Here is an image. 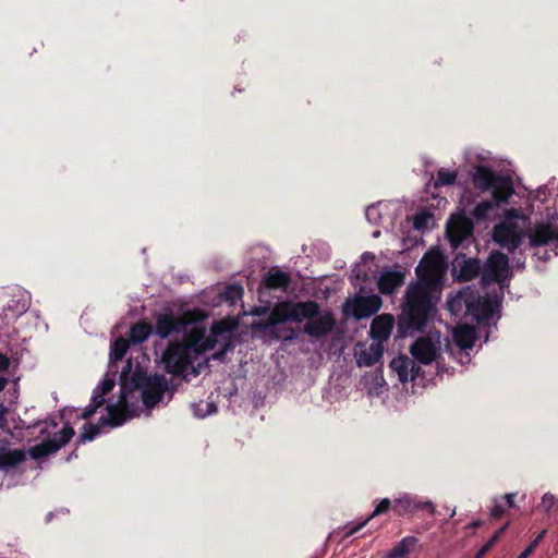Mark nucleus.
Listing matches in <instances>:
<instances>
[{
    "instance_id": "obj_2",
    "label": "nucleus",
    "mask_w": 558,
    "mask_h": 558,
    "mask_svg": "<svg viewBox=\"0 0 558 558\" xmlns=\"http://www.w3.org/2000/svg\"><path fill=\"white\" fill-rule=\"evenodd\" d=\"M446 270L442 255L437 251L427 252L415 268L417 280L410 284H418L429 292H438Z\"/></svg>"
},
{
    "instance_id": "obj_32",
    "label": "nucleus",
    "mask_w": 558,
    "mask_h": 558,
    "mask_svg": "<svg viewBox=\"0 0 558 558\" xmlns=\"http://www.w3.org/2000/svg\"><path fill=\"white\" fill-rule=\"evenodd\" d=\"M205 328L203 327H194L190 331H184V341L182 342L184 345L189 347V351L192 353H196V349H198L202 340L205 337Z\"/></svg>"
},
{
    "instance_id": "obj_31",
    "label": "nucleus",
    "mask_w": 558,
    "mask_h": 558,
    "mask_svg": "<svg viewBox=\"0 0 558 558\" xmlns=\"http://www.w3.org/2000/svg\"><path fill=\"white\" fill-rule=\"evenodd\" d=\"M453 338L461 349H472L475 341L474 328L470 326L459 327L454 330Z\"/></svg>"
},
{
    "instance_id": "obj_6",
    "label": "nucleus",
    "mask_w": 558,
    "mask_h": 558,
    "mask_svg": "<svg viewBox=\"0 0 558 558\" xmlns=\"http://www.w3.org/2000/svg\"><path fill=\"white\" fill-rule=\"evenodd\" d=\"M163 369L171 375H183L192 364L189 347L179 341L170 342L161 354Z\"/></svg>"
},
{
    "instance_id": "obj_42",
    "label": "nucleus",
    "mask_w": 558,
    "mask_h": 558,
    "mask_svg": "<svg viewBox=\"0 0 558 558\" xmlns=\"http://www.w3.org/2000/svg\"><path fill=\"white\" fill-rule=\"evenodd\" d=\"M113 388L114 379L110 377H105L100 385H98L95 389H98V391L105 396L109 393Z\"/></svg>"
},
{
    "instance_id": "obj_35",
    "label": "nucleus",
    "mask_w": 558,
    "mask_h": 558,
    "mask_svg": "<svg viewBox=\"0 0 558 558\" xmlns=\"http://www.w3.org/2000/svg\"><path fill=\"white\" fill-rule=\"evenodd\" d=\"M267 333L275 340L291 341L298 338V333L292 327L274 328Z\"/></svg>"
},
{
    "instance_id": "obj_24",
    "label": "nucleus",
    "mask_w": 558,
    "mask_h": 558,
    "mask_svg": "<svg viewBox=\"0 0 558 558\" xmlns=\"http://www.w3.org/2000/svg\"><path fill=\"white\" fill-rule=\"evenodd\" d=\"M229 330V326L225 320L214 322L210 328V336L204 337L198 349H196L195 355H201L207 351L215 349L217 345V337L227 332Z\"/></svg>"
},
{
    "instance_id": "obj_19",
    "label": "nucleus",
    "mask_w": 558,
    "mask_h": 558,
    "mask_svg": "<svg viewBox=\"0 0 558 558\" xmlns=\"http://www.w3.org/2000/svg\"><path fill=\"white\" fill-rule=\"evenodd\" d=\"M290 308V318L292 322L301 323L304 319L314 318L319 314V304L316 301L292 302Z\"/></svg>"
},
{
    "instance_id": "obj_28",
    "label": "nucleus",
    "mask_w": 558,
    "mask_h": 558,
    "mask_svg": "<svg viewBox=\"0 0 558 558\" xmlns=\"http://www.w3.org/2000/svg\"><path fill=\"white\" fill-rule=\"evenodd\" d=\"M410 367H414V361L407 355H399L390 362V368L398 374L402 384L410 380Z\"/></svg>"
},
{
    "instance_id": "obj_39",
    "label": "nucleus",
    "mask_w": 558,
    "mask_h": 558,
    "mask_svg": "<svg viewBox=\"0 0 558 558\" xmlns=\"http://www.w3.org/2000/svg\"><path fill=\"white\" fill-rule=\"evenodd\" d=\"M545 534H546V530H543L517 558H529L530 555L539 545V543L543 539V537L545 536Z\"/></svg>"
},
{
    "instance_id": "obj_14",
    "label": "nucleus",
    "mask_w": 558,
    "mask_h": 558,
    "mask_svg": "<svg viewBox=\"0 0 558 558\" xmlns=\"http://www.w3.org/2000/svg\"><path fill=\"white\" fill-rule=\"evenodd\" d=\"M410 352L414 360L422 364L428 365L432 362H436L438 366L440 364L438 348L429 338L417 339L411 345Z\"/></svg>"
},
{
    "instance_id": "obj_9",
    "label": "nucleus",
    "mask_w": 558,
    "mask_h": 558,
    "mask_svg": "<svg viewBox=\"0 0 558 558\" xmlns=\"http://www.w3.org/2000/svg\"><path fill=\"white\" fill-rule=\"evenodd\" d=\"M474 225L463 215L453 216L447 223V238L453 248H458L473 235Z\"/></svg>"
},
{
    "instance_id": "obj_18",
    "label": "nucleus",
    "mask_w": 558,
    "mask_h": 558,
    "mask_svg": "<svg viewBox=\"0 0 558 558\" xmlns=\"http://www.w3.org/2000/svg\"><path fill=\"white\" fill-rule=\"evenodd\" d=\"M531 247L545 246L553 240H557V232L550 223H537L533 229L525 232Z\"/></svg>"
},
{
    "instance_id": "obj_40",
    "label": "nucleus",
    "mask_w": 558,
    "mask_h": 558,
    "mask_svg": "<svg viewBox=\"0 0 558 558\" xmlns=\"http://www.w3.org/2000/svg\"><path fill=\"white\" fill-rule=\"evenodd\" d=\"M507 509L508 508L501 500L496 499L490 510V518L495 520L500 519L505 514Z\"/></svg>"
},
{
    "instance_id": "obj_33",
    "label": "nucleus",
    "mask_w": 558,
    "mask_h": 558,
    "mask_svg": "<svg viewBox=\"0 0 558 558\" xmlns=\"http://www.w3.org/2000/svg\"><path fill=\"white\" fill-rule=\"evenodd\" d=\"M130 340L123 337L117 338L111 344L110 360L113 362L121 361L125 356L130 348Z\"/></svg>"
},
{
    "instance_id": "obj_17",
    "label": "nucleus",
    "mask_w": 558,
    "mask_h": 558,
    "mask_svg": "<svg viewBox=\"0 0 558 558\" xmlns=\"http://www.w3.org/2000/svg\"><path fill=\"white\" fill-rule=\"evenodd\" d=\"M289 307H291V301L279 302L270 311L268 318L265 322L258 323L257 328L267 332L276 328L278 325L291 320Z\"/></svg>"
},
{
    "instance_id": "obj_45",
    "label": "nucleus",
    "mask_w": 558,
    "mask_h": 558,
    "mask_svg": "<svg viewBox=\"0 0 558 558\" xmlns=\"http://www.w3.org/2000/svg\"><path fill=\"white\" fill-rule=\"evenodd\" d=\"M496 545L492 538H489L476 553L474 558H483L494 546Z\"/></svg>"
},
{
    "instance_id": "obj_13",
    "label": "nucleus",
    "mask_w": 558,
    "mask_h": 558,
    "mask_svg": "<svg viewBox=\"0 0 558 558\" xmlns=\"http://www.w3.org/2000/svg\"><path fill=\"white\" fill-rule=\"evenodd\" d=\"M168 389V381L163 375L155 374L151 380L142 390V400L147 408L157 405Z\"/></svg>"
},
{
    "instance_id": "obj_34",
    "label": "nucleus",
    "mask_w": 558,
    "mask_h": 558,
    "mask_svg": "<svg viewBox=\"0 0 558 558\" xmlns=\"http://www.w3.org/2000/svg\"><path fill=\"white\" fill-rule=\"evenodd\" d=\"M457 178H458V171H456V170L448 171V170L441 168L437 171L435 187L439 189L441 186L452 185V184H454Z\"/></svg>"
},
{
    "instance_id": "obj_7",
    "label": "nucleus",
    "mask_w": 558,
    "mask_h": 558,
    "mask_svg": "<svg viewBox=\"0 0 558 558\" xmlns=\"http://www.w3.org/2000/svg\"><path fill=\"white\" fill-rule=\"evenodd\" d=\"M74 434V428L70 424H65L60 432L54 433L52 438L31 447L28 454L34 460H40L56 453L72 439Z\"/></svg>"
},
{
    "instance_id": "obj_47",
    "label": "nucleus",
    "mask_w": 558,
    "mask_h": 558,
    "mask_svg": "<svg viewBox=\"0 0 558 558\" xmlns=\"http://www.w3.org/2000/svg\"><path fill=\"white\" fill-rule=\"evenodd\" d=\"M96 411H97V405H92V403H90L88 407L85 408V410L80 415V417L83 420H88L96 413Z\"/></svg>"
},
{
    "instance_id": "obj_55",
    "label": "nucleus",
    "mask_w": 558,
    "mask_h": 558,
    "mask_svg": "<svg viewBox=\"0 0 558 558\" xmlns=\"http://www.w3.org/2000/svg\"><path fill=\"white\" fill-rule=\"evenodd\" d=\"M8 379L0 376V392L5 388Z\"/></svg>"
},
{
    "instance_id": "obj_49",
    "label": "nucleus",
    "mask_w": 558,
    "mask_h": 558,
    "mask_svg": "<svg viewBox=\"0 0 558 558\" xmlns=\"http://www.w3.org/2000/svg\"><path fill=\"white\" fill-rule=\"evenodd\" d=\"M509 526V522H506L502 526H500L493 535H492V539L493 542L497 543L499 541V538L502 536V534L506 532V530L508 529Z\"/></svg>"
},
{
    "instance_id": "obj_51",
    "label": "nucleus",
    "mask_w": 558,
    "mask_h": 558,
    "mask_svg": "<svg viewBox=\"0 0 558 558\" xmlns=\"http://www.w3.org/2000/svg\"><path fill=\"white\" fill-rule=\"evenodd\" d=\"M10 367V360L9 357L3 354V353H0V372H7Z\"/></svg>"
},
{
    "instance_id": "obj_10",
    "label": "nucleus",
    "mask_w": 558,
    "mask_h": 558,
    "mask_svg": "<svg viewBox=\"0 0 558 558\" xmlns=\"http://www.w3.org/2000/svg\"><path fill=\"white\" fill-rule=\"evenodd\" d=\"M336 318L332 312H320L314 318L306 320L303 332L311 338L322 339L327 337L336 327Z\"/></svg>"
},
{
    "instance_id": "obj_26",
    "label": "nucleus",
    "mask_w": 558,
    "mask_h": 558,
    "mask_svg": "<svg viewBox=\"0 0 558 558\" xmlns=\"http://www.w3.org/2000/svg\"><path fill=\"white\" fill-rule=\"evenodd\" d=\"M150 380L151 376L146 375V373L142 372L141 369L135 371L131 376L129 383L126 380L122 381L121 400L125 401L129 391H133L136 389L143 390Z\"/></svg>"
},
{
    "instance_id": "obj_36",
    "label": "nucleus",
    "mask_w": 558,
    "mask_h": 558,
    "mask_svg": "<svg viewBox=\"0 0 558 558\" xmlns=\"http://www.w3.org/2000/svg\"><path fill=\"white\" fill-rule=\"evenodd\" d=\"M100 427H102L100 423L98 425L92 423L85 424L83 432L78 436V441L84 444L94 440L99 435Z\"/></svg>"
},
{
    "instance_id": "obj_4",
    "label": "nucleus",
    "mask_w": 558,
    "mask_h": 558,
    "mask_svg": "<svg viewBox=\"0 0 558 558\" xmlns=\"http://www.w3.org/2000/svg\"><path fill=\"white\" fill-rule=\"evenodd\" d=\"M201 319L198 311H187L177 316L171 311L155 315L154 333L167 339L173 333L186 331V328Z\"/></svg>"
},
{
    "instance_id": "obj_58",
    "label": "nucleus",
    "mask_w": 558,
    "mask_h": 558,
    "mask_svg": "<svg viewBox=\"0 0 558 558\" xmlns=\"http://www.w3.org/2000/svg\"><path fill=\"white\" fill-rule=\"evenodd\" d=\"M481 525H482V521L481 520H475V521L470 523V526L473 527V529H477Z\"/></svg>"
},
{
    "instance_id": "obj_25",
    "label": "nucleus",
    "mask_w": 558,
    "mask_h": 558,
    "mask_svg": "<svg viewBox=\"0 0 558 558\" xmlns=\"http://www.w3.org/2000/svg\"><path fill=\"white\" fill-rule=\"evenodd\" d=\"M384 354L383 343L373 342L367 349L361 350L356 356L359 366H373L375 365Z\"/></svg>"
},
{
    "instance_id": "obj_48",
    "label": "nucleus",
    "mask_w": 558,
    "mask_h": 558,
    "mask_svg": "<svg viewBox=\"0 0 558 558\" xmlns=\"http://www.w3.org/2000/svg\"><path fill=\"white\" fill-rule=\"evenodd\" d=\"M515 496L517 494L514 493L506 494L505 496L501 497L500 500L506 505L508 509H510L514 506Z\"/></svg>"
},
{
    "instance_id": "obj_46",
    "label": "nucleus",
    "mask_w": 558,
    "mask_h": 558,
    "mask_svg": "<svg viewBox=\"0 0 558 558\" xmlns=\"http://www.w3.org/2000/svg\"><path fill=\"white\" fill-rule=\"evenodd\" d=\"M105 398L104 395L98 391V389H95L92 396V405H97V410L105 404Z\"/></svg>"
},
{
    "instance_id": "obj_30",
    "label": "nucleus",
    "mask_w": 558,
    "mask_h": 558,
    "mask_svg": "<svg viewBox=\"0 0 558 558\" xmlns=\"http://www.w3.org/2000/svg\"><path fill=\"white\" fill-rule=\"evenodd\" d=\"M497 196L498 194L494 193L490 201L478 203L473 209V216L478 220L486 219L495 208L508 203V201L498 199Z\"/></svg>"
},
{
    "instance_id": "obj_44",
    "label": "nucleus",
    "mask_w": 558,
    "mask_h": 558,
    "mask_svg": "<svg viewBox=\"0 0 558 558\" xmlns=\"http://www.w3.org/2000/svg\"><path fill=\"white\" fill-rule=\"evenodd\" d=\"M368 523V521L366 519H364L363 521H361L360 523L353 525L352 527L348 529L345 532H344V535L343 537L344 538H348L352 535H354L355 533H357L359 531H361L366 524Z\"/></svg>"
},
{
    "instance_id": "obj_54",
    "label": "nucleus",
    "mask_w": 558,
    "mask_h": 558,
    "mask_svg": "<svg viewBox=\"0 0 558 558\" xmlns=\"http://www.w3.org/2000/svg\"><path fill=\"white\" fill-rule=\"evenodd\" d=\"M424 218L423 217H416L414 225L416 228H421L423 226Z\"/></svg>"
},
{
    "instance_id": "obj_41",
    "label": "nucleus",
    "mask_w": 558,
    "mask_h": 558,
    "mask_svg": "<svg viewBox=\"0 0 558 558\" xmlns=\"http://www.w3.org/2000/svg\"><path fill=\"white\" fill-rule=\"evenodd\" d=\"M231 349V343L226 342L218 351L214 352L208 360L225 362L228 351Z\"/></svg>"
},
{
    "instance_id": "obj_29",
    "label": "nucleus",
    "mask_w": 558,
    "mask_h": 558,
    "mask_svg": "<svg viewBox=\"0 0 558 558\" xmlns=\"http://www.w3.org/2000/svg\"><path fill=\"white\" fill-rule=\"evenodd\" d=\"M417 541L415 536L403 537L384 558H408L410 550L416 545Z\"/></svg>"
},
{
    "instance_id": "obj_3",
    "label": "nucleus",
    "mask_w": 558,
    "mask_h": 558,
    "mask_svg": "<svg viewBox=\"0 0 558 558\" xmlns=\"http://www.w3.org/2000/svg\"><path fill=\"white\" fill-rule=\"evenodd\" d=\"M472 182L481 192L497 193L500 201H508L514 192L511 178L497 174L492 168L483 165L474 167Z\"/></svg>"
},
{
    "instance_id": "obj_1",
    "label": "nucleus",
    "mask_w": 558,
    "mask_h": 558,
    "mask_svg": "<svg viewBox=\"0 0 558 558\" xmlns=\"http://www.w3.org/2000/svg\"><path fill=\"white\" fill-rule=\"evenodd\" d=\"M437 313V298L418 284H409L397 318V337L424 332Z\"/></svg>"
},
{
    "instance_id": "obj_52",
    "label": "nucleus",
    "mask_w": 558,
    "mask_h": 558,
    "mask_svg": "<svg viewBox=\"0 0 558 558\" xmlns=\"http://www.w3.org/2000/svg\"><path fill=\"white\" fill-rule=\"evenodd\" d=\"M421 372V366L414 363V367H410V380H414Z\"/></svg>"
},
{
    "instance_id": "obj_22",
    "label": "nucleus",
    "mask_w": 558,
    "mask_h": 558,
    "mask_svg": "<svg viewBox=\"0 0 558 558\" xmlns=\"http://www.w3.org/2000/svg\"><path fill=\"white\" fill-rule=\"evenodd\" d=\"M404 283V274L399 270H389L380 275L377 286L380 293L390 295Z\"/></svg>"
},
{
    "instance_id": "obj_43",
    "label": "nucleus",
    "mask_w": 558,
    "mask_h": 558,
    "mask_svg": "<svg viewBox=\"0 0 558 558\" xmlns=\"http://www.w3.org/2000/svg\"><path fill=\"white\" fill-rule=\"evenodd\" d=\"M556 499L555 496L547 493L542 497L541 507L546 511L549 512L553 507L555 506Z\"/></svg>"
},
{
    "instance_id": "obj_11",
    "label": "nucleus",
    "mask_w": 558,
    "mask_h": 558,
    "mask_svg": "<svg viewBox=\"0 0 558 558\" xmlns=\"http://www.w3.org/2000/svg\"><path fill=\"white\" fill-rule=\"evenodd\" d=\"M420 510H426L432 515L436 514V508L429 500L422 501L417 497L405 495L393 501V511L398 515H412Z\"/></svg>"
},
{
    "instance_id": "obj_15",
    "label": "nucleus",
    "mask_w": 558,
    "mask_h": 558,
    "mask_svg": "<svg viewBox=\"0 0 558 558\" xmlns=\"http://www.w3.org/2000/svg\"><path fill=\"white\" fill-rule=\"evenodd\" d=\"M383 305L381 298L379 295H359L352 302V314L355 318H368L377 313Z\"/></svg>"
},
{
    "instance_id": "obj_12",
    "label": "nucleus",
    "mask_w": 558,
    "mask_h": 558,
    "mask_svg": "<svg viewBox=\"0 0 558 558\" xmlns=\"http://www.w3.org/2000/svg\"><path fill=\"white\" fill-rule=\"evenodd\" d=\"M481 272V263L477 258H465L457 256L452 262V274L457 281L469 282L475 279Z\"/></svg>"
},
{
    "instance_id": "obj_23",
    "label": "nucleus",
    "mask_w": 558,
    "mask_h": 558,
    "mask_svg": "<svg viewBox=\"0 0 558 558\" xmlns=\"http://www.w3.org/2000/svg\"><path fill=\"white\" fill-rule=\"evenodd\" d=\"M124 402L120 399L119 403ZM108 415L101 416L99 418V423L101 426H111V427H118L124 424V422L128 420V409L126 405L123 404H108L107 405Z\"/></svg>"
},
{
    "instance_id": "obj_50",
    "label": "nucleus",
    "mask_w": 558,
    "mask_h": 558,
    "mask_svg": "<svg viewBox=\"0 0 558 558\" xmlns=\"http://www.w3.org/2000/svg\"><path fill=\"white\" fill-rule=\"evenodd\" d=\"M509 526V522H506L502 526H500L493 535H492V539L493 542L497 543L499 541V538L502 536V534L506 532V530L508 529Z\"/></svg>"
},
{
    "instance_id": "obj_20",
    "label": "nucleus",
    "mask_w": 558,
    "mask_h": 558,
    "mask_svg": "<svg viewBox=\"0 0 558 558\" xmlns=\"http://www.w3.org/2000/svg\"><path fill=\"white\" fill-rule=\"evenodd\" d=\"M8 441L0 440V471L8 472L26 460V452L23 449H7Z\"/></svg>"
},
{
    "instance_id": "obj_21",
    "label": "nucleus",
    "mask_w": 558,
    "mask_h": 558,
    "mask_svg": "<svg viewBox=\"0 0 558 558\" xmlns=\"http://www.w3.org/2000/svg\"><path fill=\"white\" fill-rule=\"evenodd\" d=\"M291 277L288 272H284L277 267H272L264 276L262 286L268 290H282L287 291L291 284Z\"/></svg>"
},
{
    "instance_id": "obj_16",
    "label": "nucleus",
    "mask_w": 558,
    "mask_h": 558,
    "mask_svg": "<svg viewBox=\"0 0 558 558\" xmlns=\"http://www.w3.org/2000/svg\"><path fill=\"white\" fill-rule=\"evenodd\" d=\"M395 324H397V322L393 315L387 313L380 314L373 319L369 335L377 343H383L389 339Z\"/></svg>"
},
{
    "instance_id": "obj_53",
    "label": "nucleus",
    "mask_w": 558,
    "mask_h": 558,
    "mask_svg": "<svg viewBox=\"0 0 558 558\" xmlns=\"http://www.w3.org/2000/svg\"><path fill=\"white\" fill-rule=\"evenodd\" d=\"M4 414H5V408L2 404H0V425L5 423Z\"/></svg>"
},
{
    "instance_id": "obj_38",
    "label": "nucleus",
    "mask_w": 558,
    "mask_h": 558,
    "mask_svg": "<svg viewBox=\"0 0 558 558\" xmlns=\"http://www.w3.org/2000/svg\"><path fill=\"white\" fill-rule=\"evenodd\" d=\"M243 295V288L240 284H230L226 288L225 296L231 303L236 302Z\"/></svg>"
},
{
    "instance_id": "obj_61",
    "label": "nucleus",
    "mask_w": 558,
    "mask_h": 558,
    "mask_svg": "<svg viewBox=\"0 0 558 558\" xmlns=\"http://www.w3.org/2000/svg\"><path fill=\"white\" fill-rule=\"evenodd\" d=\"M557 241H558V230H557Z\"/></svg>"
},
{
    "instance_id": "obj_57",
    "label": "nucleus",
    "mask_w": 558,
    "mask_h": 558,
    "mask_svg": "<svg viewBox=\"0 0 558 558\" xmlns=\"http://www.w3.org/2000/svg\"><path fill=\"white\" fill-rule=\"evenodd\" d=\"M438 357H439V360H440V364H439V366L437 365V368H438V372H441V373H442V372H445V371H447V369L445 368V366H444V364H442L444 359L440 356V354H439V353H438Z\"/></svg>"
},
{
    "instance_id": "obj_37",
    "label": "nucleus",
    "mask_w": 558,
    "mask_h": 558,
    "mask_svg": "<svg viewBox=\"0 0 558 558\" xmlns=\"http://www.w3.org/2000/svg\"><path fill=\"white\" fill-rule=\"evenodd\" d=\"M390 509L393 510V502L389 498H384L376 505L373 512L369 515H367L365 519L369 522L374 518L387 513Z\"/></svg>"
},
{
    "instance_id": "obj_27",
    "label": "nucleus",
    "mask_w": 558,
    "mask_h": 558,
    "mask_svg": "<svg viewBox=\"0 0 558 558\" xmlns=\"http://www.w3.org/2000/svg\"><path fill=\"white\" fill-rule=\"evenodd\" d=\"M151 333H154L153 325L146 320H141L130 327L129 340L133 344H142Z\"/></svg>"
},
{
    "instance_id": "obj_8",
    "label": "nucleus",
    "mask_w": 558,
    "mask_h": 558,
    "mask_svg": "<svg viewBox=\"0 0 558 558\" xmlns=\"http://www.w3.org/2000/svg\"><path fill=\"white\" fill-rule=\"evenodd\" d=\"M525 232L520 230L514 222H501L494 227L493 239L502 248L509 253H514L523 243Z\"/></svg>"
},
{
    "instance_id": "obj_59",
    "label": "nucleus",
    "mask_w": 558,
    "mask_h": 558,
    "mask_svg": "<svg viewBox=\"0 0 558 558\" xmlns=\"http://www.w3.org/2000/svg\"><path fill=\"white\" fill-rule=\"evenodd\" d=\"M454 514H456V510L453 509V510H451L449 517L452 518Z\"/></svg>"
},
{
    "instance_id": "obj_56",
    "label": "nucleus",
    "mask_w": 558,
    "mask_h": 558,
    "mask_svg": "<svg viewBox=\"0 0 558 558\" xmlns=\"http://www.w3.org/2000/svg\"><path fill=\"white\" fill-rule=\"evenodd\" d=\"M266 312H267V308H266V307H257V308H255L254 314H255V315H263V314H265Z\"/></svg>"
},
{
    "instance_id": "obj_5",
    "label": "nucleus",
    "mask_w": 558,
    "mask_h": 558,
    "mask_svg": "<svg viewBox=\"0 0 558 558\" xmlns=\"http://www.w3.org/2000/svg\"><path fill=\"white\" fill-rule=\"evenodd\" d=\"M511 275L508 256L496 251L490 253L483 266L481 282L484 287L498 283L504 288Z\"/></svg>"
},
{
    "instance_id": "obj_60",
    "label": "nucleus",
    "mask_w": 558,
    "mask_h": 558,
    "mask_svg": "<svg viewBox=\"0 0 558 558\" xmlns=\"http://www.w3.org/2000/svg\"><path fill=\"white\" fill-rule=\"evenodd\" d=\"M379 234H380V232H379V231H375V232H374V236H375V238H376V236H378Z\"/></svg>"
}]
</instances>
